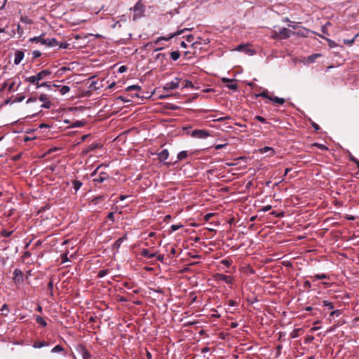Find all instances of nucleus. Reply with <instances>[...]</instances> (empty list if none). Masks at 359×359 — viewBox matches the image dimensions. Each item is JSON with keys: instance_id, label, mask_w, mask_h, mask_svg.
I'll use <instances>...</instances> for the list:
<instances>
[{"instance_id": "obj_21", "label": "nucleus", "mask_w": 359, "mask_h": 359, "mask_svg": "<svg viewBox=\"0 0 359 359\" xmlns=\"http://www.w3.org/2000/svg\"><path fill=\"white\" fill-rule=\"evenodd\" d=\"M319 36L321 37L322 39H324L325 40H326L327 41V43H328V46L330 48H332L337 46V44L335 43V41H334L328 38H326V37L323 36V35H319Z\"/></svg>"}, {"instance_id": "obj_17", "label": "nucleus", "mask_w": 359, "mask_h": 359, "mask_svg": "<svg viewBox=\"0 0 359 359\" xmlns=\"http://www.w3.org/2000/svg\"><path fill=\"white\" fill-rule=\"evenodd\" d=\"M310 278L313 280H324V279H329V276H327L325 273H321V274H315L313 276H311Z\"/></svg>"}, {"instance_id": "obj_55", "label": "nucleus", "mask_w": 359, "mask_h": 359, "mask_svg": "<svg viewBox=\"0 0 359 359\" xmlns=\"http://www.w3.org/2000/svg\"><path fill=\"white\" fill-rule=\"evenodd\" d=\"M15 84V81L9 82V84H8V90L9 91H11L13 90Z\"/></svg>"}, {"instance_id": "obj_35", "label": "nucleus", "mask_w": 359, "mask_h": 359, "mask_svg": "<svg viewBox=\"0 0 359 359\" xmlns=\"http://www.w3.org/2000/svg\"><path fill=\"white\" fill-rule=\"evenodd\" d=\"M124 239H125V237H122V238H120L118 240H116L114 243V247L118 249L121 246V245L123 243V241H124Z\"/></svg>"}, {"instance_id": "obj_33", "label": "nucleus", "mask_w": 359, "mask_h": 359, "mask_svg": "<svg viewBox=\"0 0 359 359\" xmlns=\"http://www.w3.org/2000/svg\"><path fill=\"white\" fill-rule=\"evenodd\" d=\"M109 272V269H102V270H100L99 271L98 273H97V277L98 278H103L106 275H107Z\"/></svg>"}, {"instance_id": "obj_13", "label": "nucleus", "mask_w": 359, "mask_h": 359, "mask_svg": "<svg viewBox=\"0 0 359 359\" xmlns=\"http://www.w3.org/2000/svg\"><path fill=\"white\" fill-rule=\"evenodd\" d=\"M158 160L161 162L165 161L169 157V151L168 149H163L161 152L158 154Z\"/></svg>"}, {"instance_id": "obj_24", "label": "nucleus", "mask_w": 359, "mask_h": 359, "mask_svg": "<svg viewBox=\"0 0 359 359\" xmlns=\"http://www.w3.org/2000/svg\"><path fill=\"white\" fill-rule=\"evenodd\" d=\"M257 97H262L268 99L269 100H270V97H272V96L269 95V91L267 89H264L262 93L257 95Z\"/></svg>"}, {"instance_id": "obj_37", "label": "nucleus", "mask_w": 359, "mask_h": 359, "mask_svg": "<svg viewBox=\"0 0 359 359\" xmlns=\"http://www.w3.org/2000/svg\"><path fill=\"white\" fill-rule=\"evenodd\" d=\"M69 90L70 88L68 86H63L60 89V92L62 95L67 93Z\"/></svg>"}, {"instance_id": "obj_29", "label": "nucleus", "mask_w": 359, "mask_h": 359, "mask_svg": "<svg viewBox=\"0 0 359 359\" xmlns=\"http://www.w3.org/2000/svg\"><path fill=\"white\" fill-rule=\"evenodd\" d=\"M47 287H48V290L50 292V294L51 296H53V280L52 278L50 279Z\"/></svg>"}, {"instance_id": "obj_51", "label": "nucleus", "mask_w": 359, "mask_h": 359, "mask_svg": "<svg viewBox=\"0 0 359 359\" xmlns=\"http://www.w3.org/2000/svg\"><path fill=\"white\" fill-rule=\"evenodd\" d=\"M227 87L229 88V89H231V90H237L238 88V85L236 84V83H231V84H228L227 85Z\"/></svg>"}, {"instance_id": "obj_5", "label": "nucleus", "mask_w": 359, "mask_h": 359, "mask_svg": "<svg viewBox=\"0 0 359 359\" xmlns=\"http://www.w3.org/2000/svg\"><path fill=\"white\" fill-rule=\"evenodd\" d=\"M191 136L195 138L205 139L209 136V133L204 130H194L191 133Z\"/></svg>"}, {"instance_id": "obj_2", "label": "nucleus", "mask_w": 359, "mask_h": 359, "mask_svg": "<svg viewBox=\"0 0 359 359\" xmlns=\"http://www.w3.org/2000/svg\"><path fill=\"white\" fill-rule=\"evenodd\" d=\"M215 278L217 281H223L227 284H233V278L232 276L223 273L215 274Z\"/></svg>"}, {"instance_id": "obj_43", "label": "nucleus", "mask_w": 359, "mask_h": 359, "mask_svg": "<svg viewBox=\"0 0 359 359\" xmlns=\"http://www.w3.org/2000/svg\"><path fill=\"white\" fill-rule=\"evenodd\" d=\"M13 231H7V230H3L1 232V235L4 237H9L11 234H12Z\"/></svg>"}, {"instance_id": "obj_12", "label": "nucleus", "mask_w": 359, "mask_h": 359, "mask_svg": "<svg viewBox=\"0 0 359 359\" xmlns=\"http://www.w3.org/2000/svg\"><path fill=\"white\" fill-rule=\"evenodd\" d=\"M50 74L51 72L49 69H44L37 73L36 76L38 81H40L41 80H43L45 78H46L48 76L50 75Z\"/></svg>"}, {"instance_id": "obj_48", "label": "nucleus", "mask_w": 359, "mask_h": 359, "mask_svg": "<svg viewBox=\"0 0 359 359\" xmlns=\"http://www.w3.org/2000/svg\"><path fill=\"white\" fill-rule=\"evenodd\" d=\"M348 158L351 161H352L354 163H358L359 161L356 158H355L351 153L348 155Z\"/></svg>"}, {"instance_id": "obj_56", "label": "nucleus", "mask_w": 359, "mask_h": 359, "mask_svg": "<svg viewBox=\"0 0 359 359\" xmlns=\"http://www.w3.org/2000/svg\"><path fill=\"white\" fill-rule=\"evenodd\" d=\"M61 258H62V263H65V262H67L69 260L67 254L62 255H61Z\"/></svg>"}, {"instance_id": "obj_36", "label": "nucleus", "mask_w": 359, "mask_h": 359, "mask_svg": "<svg viewBox=\"0 0 359 359\" xmlns=\"http://www.w3.org/2000/svg\"><path fill=\"white\" fill-rule=\"evenodd\" d=\"M141 87L137 85L130 86L126 88V91H132V90H140Z\"/></svg>"}, {"instance_id": "obj_31", "label": "nucleus", "mask_w": 359, "mask_h": 359, "mask_svg": "<svg viewBox=\"0 0 359 359\" xmlns=\"http://www.w3.org/2000/svg\"><path fill=\"white\" fill-rule=\"evenodd\" d=\"M62 351H64V348L61 345H56L51 350L52 353H60Z\"/></svg>"}, {"instance_id": "obj_1", "label": "nucleus", "mask_w": 359, "mask_h": 359, "mask_svg": "<svg viewBox=\"0 0 359 359\" xmlns=\"http://www.w3.org/2000/svg\"><path fill=\"white\" fill-rule=\"evenodd\" d=\"M144 12V6L138 1L134 6L133 9V20H136L143 15Z\"/></svg>"}, {"instance_id": "obj_40", "label": "nucleus", "mask_w": 359, "mask_h": 359, "mask_svg": "<svg viewBox=\"0 0 359 359\" xmlns=\"http://www.w3.org/2000/svg\"><path fill=\"white\" fill-rule=\"evenodd\" d=\"M358 36V34H356V35H355L353 39H344V43L345 44L348 45V46H351V45L354 43V41H355V39H356V37H357Z\"/></svg>"}, {"instance_id": "obj_27", "label": "nucleus", "mask_w": 359, "mask_h": 359, "mask_svg": "<svg viewBox=\"0 0 359 359\" xmlns=\"http://www.w3.org/2000/svg\"><path fill=\"white\" fill-rule=\"evenodd\" d=\"M104 200V196H98L94 197L91 200V203H93V204L96 205V204L99 203L100 202L103 201Z\"/></svg>"}, {"instance_id": "obj_49", "label": "nucleus", "mask_w": 359, "mask_h": 359, "mask_svg": "<svg viewBox=\"0 0 359 359\" xmlns=\"http://www.w3.org/2000/svg\"><path fill=\"white\" fill-rule=\"evenodd\" d=\"M341 313L340 310H334L330 313V316H339Z\"/></svg>"}, {"instance_id": "obj_44", "label": "nucleus", "mask_w": 359, "mask_h": 359, "mask_svg": "<svg viewBox=\"0 0 359 359\" xmlns=\"http://www.w3.org/2000/svg\"><path fill=\"white\" fill-rule=\"evenodd\" d=\"M37 39H39L40 41L39 43L46 45V39L45 38V34H41L39 36H37Z\"/></svg>"}, {"instance_id": "obj_10", "label": "nucleus", "mask_w": 359, "mask_h": 359, "mask_svg": "<svg viewBox=\"0 0 359 359\" xmlns=\"http://www.w3.org/2000/svg\"><path fill=\"white\" fill-rule=\"evenodd\" d=\"M24 52L22 50H17L15 53L14 64L19 65L24 58Z\"/></svg>"}, {"instance_id": "obj_45", "label": "nucleus", "mask_w": 359, "mask_h": 359, "mask_svg": "<svg viewBox=\"0 0 359 359\" xmlns=\"http://www.w3.org/2000/svg\"><path fill=\"white\" fill-rule=\"evenodd\" d=\"M271 37L274 39H280V35L279 34V32L273 31Z\"/></svg>"}, {"instance_id": "obj_28", "label": "nucleus", "mask_w": 359, "mask_h": 359, "mask_svg": "<svg viewBox=\"0 0 359 359\" xmlns=\"http://www.w3.org/2000/svg\"><path fill=\"white\" fill-rule=\"evenodd\" d=\"M36 321L41 325L42 327H46L47 325L46 322L45 320L41 317L40 316H37L36 318Z\"/></svg>"}, {"instance_id": "obj_7", "label": "nucleus", "mask_w": 359, "mask_h": 359, "mask_svg": "<svg viewBox=\"0 0 359 359\" xmlns=\"http://www.w3.org/2000/svg\"><path fill=\"white\" fill-rule=\"evenodd\" d=\"M39 100L43 102V104L41 105V107L45 109H50L51 106V102L49 100V97L46 94H42L39 97Z\"/></svg>"}, {"instance_id": "obj_32", "label": "nucleus", "mask_w": 359, "mask_h": 359, "mask_svg": "<svg viewBox=\"0 0 359 359\" xmlns=\"http://www.w3.org/2000/svg\"><path fill=\"white\" fill-rule=\"evenodd\" d=\"M175 36V34H171L170 36L168 37H165V36H161V37H158L155 41L154 43L156 44L158 43L161 41L162 40H165V41H168L169 39H170L171 38L174 37Z\"/></svg>"}, {"instance_id": "obj_50", "label": "nucleus", "mask_w": 359, "mask_h": 359, "mask_svg": "<svg viewBox=\"0 0 359 359\" xmlns=\"http://www.w3.org/2000/svg\"><path fill=\"white\" fill-rule=\"evenodd\" d=\"M32 54L34 58H37L41 55V53L39 50H34Z\"/></svg>"}, {"instance_id": "obj_26", "label": "nucleus", "mask_w": 359, "mask_h": 359, "mask_svg": "<svg viewBox=\"0 0 359 359\" xmlns=\"http://www.w3.org/2000/svg\"><path fill=\"white\" fill-rule=\"evenodd\" d=\"M311 147H317V148H318L319 149L323 150V151H327V150H328V148H327L325 145L322 144H319V143H317V142H315V143L312 144L311 145Z\"/></svg>"}, {"instance_id": "obj_6", "label": "nucleus", "mask_w": 359, "mask_h": 359, "mask_svg": "<svg viewBox=\"0 0 359 359\" xmlns=\"http://www.w3.org/2000/svg\"><path fill=\"white\" fill-rule=\"evenodd\" d=\"M187 156H188V151H182L177 154L176 161H175L174 162H172V163L166 162V163H165V164L167 165H174L177 164L179 161L184 160Z\"/></svg>"}, {"instance_id": "obj_61", "label": "nucleus", "mask_w": 359, "mask_h": 359, "mask_svg": "<svg viewBox=\"0 0 359 359\" xmlns=\"http://www.w3.org/2000/svg\"><path fill=\"white\" fill-rule=\"evenodd\" d=\"M311 126H312V127H313L316 130H320V126H319L317 123H316L315 122H312V123H311Z\"/></svg>"}, {"instance_id": "obj_25", "label": "nucleus", "mask_w": 359, "mask_h": 359, "mask_svg": "<svg viewBox=\"0 0 359 359\" xmlns=\"http://www.w3.org/2000/svg\"><path fill=\"white\" fill-rule=\"evenodd\" d=\"M25 81L26 82L30 83L33 85H34V83H36L37 81H39L36 75L27 77V78H25Z\"/></svg>"}, {"instance_id": "obj_20", "label": "nucleus", "mask_w": 359, "mask_h": 359, "mask_svg": "<svg viewBox=\"0 0 359 359\" xmlns=\"http://www.w3.org/2000/svg\"><path fill=\"white\" fill-rule=\"evenodd\" d=\"M0 312L2 316H7L10 312L8 304H4L0 309Z\"/></svg>"}, {"instance_id": "obj_16", "label": "nucleus", "mask_w": 359, "mask_h": 359, "mask_svg": "<svg viewBox=\"0 0 359 359\" xmlns=\"http://www.w3.org/2000/svg\"><path fill=\"white\" fill-rule=\"evenodd\" d=\"M46 45L49 47H55L58 46L57 41L54 38H47Z\"/></svg>"}, {"instance_id": "obj_60", "label": "nucleus", "mask_w": 359, "mask_h": 359, "mask_svg": "<svg viewBox=\"0 0 359 359\" xmlns=\"http://www.w3.org/2000/svg\"><path fill=\"white\" fill-rule=\"evenodd\" d=\"M165 55L163 53H158L156 56V60H160L161 58H165Z\"/></svg>"}, {"instance_id": "obj_22", "label": "nucleus", "mask_w": 359, "mask_h": 359, "mask_svg": "<svg viewBox=\"0 0 359 359\" xmlns=\"http://www.w3.org/2000/svg\"><path fill=\"white\" fill-rule=\"evenodd\" d=\"M100 145L97 142H93L91 144H90L88 148L85 150V153L87 154L91 151H93L94 149H95L96 148L99 147Z\"/></svg>"}, {"instance_id": "obj_4", "label": "nucleus", "mask_w": 359, "mask_h": 359, "mask_svg": "<svg viewBox=\"0 0 359 359\" xmlns=\"http://www.w3.org/2000/svg\"><path fill=\"white\" fill-rule=\"evenodd\" d=\"M13 281L15 284H20L23 283L24 278H23V273L21 270L18 269H15L13 271Z\"/></svg>"}, {"instance_id": "obj_64", "label": "nucleus", "mask_w": 359, "mask_h": 359, "mask_svg": "<svg viewBox=\"0 0 359 359\" xmlns=\"http://www.w3.org/2000/svg\"><path fill=\"white\" fill-rule=\"evenodd\" d=\"M156 257L158 261H160V262H163V259H164V255H158Z\"/></svg>"}, {"instance_id": "obj_62", "label": "nucleus", "mask_w": 359, "mask_h": 359, "mask_svg": "<svg viewBox=\"0 0 359 359\" xmlns=\"http://www.w3.org/2000/svg\"><path fill=\"white\" fill-rule=\"evenodd\" d=\"M237 304H238L237 302L234 300L231 299L229 301V305L231 306H236Z\"/></svg>"}, {"instance_id": "obj_18", "label": "nucleus", "mask_w": 359, "mask_h": 359, "mask_svg": "<svg viewBox=\"0 0 359 359\" xmlns=\"http://www.w3.org/2000/svg\"><path fill=\"white\" fill-rule=\"evenodd\" d=\"M270 101H271L274 103H277L280 105L283 104L285 102V100L284 98H281V97H276V96H272V97H270Z\"/></svg>"}, {"instance_id": "obj_8", "label": "nucleus", "mask_w": 359, "mask_h": 359, "mask_svg": "<svg viewBox=\"0 0 359 359\" xmlns=\"http://www.w3.org/2000/svg\"><path fill=\"white\" fill-rule=\"evenodd\" d=\"M79 352L81 355L83 359H91V354L84 346H79Z\"/></svg>"}, {"instance_id": "obj_34", "label": "nucleus", "mask_w": 359, "mask_h": 359, "mask_svg": "<svg viewBox=\"0 0 359 359\" xmlns=\"http://www.w3.org/2000/svg\"><path fill=\"white\" fill-rule=\"evenodd\" d=\"M260 151L262 153H266L268 151H271V155H273L274 154V150L273 148L271 147H264V148H262Z\"/></svg>"}, {"instance_id": "obj_11", "label": "nucleus", "mask_w": 359, "mask_h": 359, "mask_svg": "<svg viewBox=\"0 0 359 359\" xmlns=\"http://www.w3.org/2000/svg\"><path fill=\"white\" fill-rule=\"evenodd\" d=\"M236 50L238 51L245 52L249 55H252L254 53L252 50L248 48V44H240L236 47Z\"/></svg>"}, {"instance_id": "obj_30", "label": "nucleus", "mask_w": 359, "mask_h": 359, "mask_svg": "<svg viewBox=\"0 0 359 359\" xmlns=\"http://www.w3.org/2000/svg\"><path fill=\"white\" fill-rule=\"evenodd\" d=\"M180 56V53L178 50L172 51L170 53V57L174 61H176L177 60H178Z\"/></svg>"}, {"instance_id": "obj_41", "label": "nucleus", "mask_w": 359, "mask_h": 359, "mask_svg": "<svg viewBox=\"0 0 359 359\" xmlns=\"http://www.w3.org/2000/svg\"><path fill=\"white\" fill-rule=\"evenodd\" d=\"M232 263V261L229 259H224L221 261V264L229 267Z\"/></svg>"}, {"instance_id": "obj_23", "label": "nucleus", "mask_w": 359, "mask_h": 359, "mask_svg": "<svg viewBox=\"0 0 359 359\" xmlns=\"http://www.w3.org/2000/svg\"><path fill=\"white\" fill-rule=\"evenodd\" d=\"M82 184V182L79 180H74L72 181V185L76 192L81 187Z\"/></svg>"}, {"instance_id": "obj_57", "label": "nucleus", "mask_w": 359, "mask_h": 359, "mask_svg": "<svg viewBox=\"0 0 359 359\" xmlns=\"http://www.w3.org/2000/svg\"><path fill=\"white\" fill-rule=\"evenodd\" d=\"M271 215H274V216L278 217H280L283 216V212L276 213V211H273V212H271Z\"/></svg>"}, {"instance_id": "obj_3", "label": "nucleus", "mask_w": 359, "mask_h": 359, "mask_svg": "<svg viewBox=\"0 0 359 359\" xmlns=\"http://www.w3.org/2000/svg\"><path fill=\"white\" fill-rule=\"evenodd\" d=\"M179 81L180 80L178 78H175V79L174 81L167 83L163 86V90L168 91L170 90H174V89L178 88L180 87Z\"/></svg>"}, {"instance_id": "obj_42", "label": "nucleus", "mask_w": 359, "mask_h": 359, "mask_svg": "<svg viewBox=\"0 0 359 359\" xmlns=\"http://www.w3.org/2000/svg\"><path fill=\"white\" fill-rule=\"evenodd\" d=\"M85 123L82 121H76L72 124V127H83Z\"/></svg>"}, {"instance_id": "obj_54", "label": "nucleus", "mask_w": 359, "mask_h": 359, "mask_svg": "<svg viewBox=\"0 0 359 359\" xmlns=\"http://www.w3.org/2000/svg\"><path fill=\"white\" fill-rule=\"evenodd\" d=\"M271 209V205H265V206L262 207V211L265 212L270 210Z\"/></svg>"}, {"instance_id": "obj_9", "label": "nucleus", "mask_w": 359, "mask_h": 359, "mask_svg": "<svg viewBox=\"0 0 359 359\" xmlns=\"http://www.w3.org/2000/svg\"><path fill=\"white\" fill-rule=\"evenodd\" d=\"M292 33H293L292 31L286 27L281 28L279 31L280 39H284L289 38Z\"/></svg>"}, {"instance_id": "obj_63", "label": "nucleus", "mask_w": 359, "mask_h": 359, "mask_svg": "<svg viewBox=\"0 0 359 359\" xmlns=\"http://www.w3.org/2000/svg\"><path fill=\"white\" fill-rule=\"evenodd\" d=\"M107 219L111 221H114V212H111L107 215Z\"/></svg>"}, {"instance_id": "obj_19", "label": "nucleus", "mask_w": 359, "mask_h": 359, "mask_svg": "<svg viewBox=\"0 0 359 359\" xmlns=\"http://www.w3.org/2000/svg\"><path fill=\"white\" fill-rule=\"evenodd\" d=\"M48 346V343L45 341H34L33 344V347L35 348H42L43 346Z\"/></svg>"}, {"instance_id": "obj_47", "label": "nucleus", "mask_w": 359, "mask_h": 359, "mask_svg": "<svg viewBox=\"0 0 359 359\" xmlns=\"http://www.w3.org/2000/svg\"><path fill=\"white\" fill-rule=\"evenodd\" d=\"M255 120H257V121H260V122H262V123H267V122H266V120L264 117H262V116H256L255 117Z\"/></svg>"}, {"instance_id": "obj_58", "label": "nucleus", "mask_w": 359, "mask_h": 359, "mask_svg": "<svg viewBox=\"0 0 359 359\" xmlns=\"http://www.w3.org/2000/svg\"><path fill=\"white\" fill-rule=\"evenodd\" d=\"M17 32L20 35H22L23 34V29L20 25H18Z\"/></svg>"}, {"instance_id": "obj_53", "label": "nucleus", "mask_w": 359, "mask_h": 359, "mask_svg": "<svg viewBox=\"0 0 359 359\" xmlns=\"http://www.w3.org/2000/svg\"><path fill=\"white\" fill-rule=\"evenodd\" d=\"M186 39L188 42H193L194 36L192 34H189L186 36Z\"/></svg>"}, {"instance_id": "obj_52", "label": "nucleus", "mask_w": 359, "mask_h": 359, "mask_svg": "<svg viewBox=\"0 0 359 359\" xmlns=\"http://www.w3.org/2000/svg\"><path fill=\"white\" fill-rule=\"evenodd\" d=\"M304 287L306 289H310L311 287V284L309 280H306L304 283Z\"/></svg>"}, {"instance_id": "obj_38", "label": "nucleus", "mask_w": 359, "mask_h": 359, "mask_svg": "<svg viewBox=\"0 0 359 359\" xmlns=\"http://www.w3.org/2000/svg\"><path fill=\"white\" fill-rule=\"evenodd\" d=\"M331 23L330 22H327L325 25L322 26L321 31L323 34L329 35L328 31H327V27L330 26Z\"/></svg>"}, {"instance_id": "obj_46", "label": "nucleus", "mask_w": 359, "mask_h": 359, "mask_svg": "<svg viewBox=\"0 0 359 359\" xmlns=\"http://www.w3.org/2000/svg\"><path fill=\"white\" fill-rule=\"evenodd\" d=\"M314 340V337L313 335H307L305 338L306 343H311Z\"/></svg>"}, {"instance_id": "obj_59", "label": "nucleus", "mask_w": 359, "mask_h": 359, "mask_svg": "<svg viewBox=\"0 0 359 359\" xmlns=\"http://www.w3.org/2000/svg\"><path fill=\"white\" fill-rule=\"evenodd\" d=\"M21 21L25 23H31V20H29L27 17H21Z\"/></svg>"}, {"instance_id": "obj_39", "label": "nucleus", "mask_w": 359, "mask_h": 359, "mask_svg": "<svg viewBox=\"0 0 359 359\" xmlns=\"http://www.w3.org/2000/svg\"><path fill=\"white\" fill-rule=\"evenodd\" d=\"M323 306L327 307L329 309H334V304L333 303L328 302V301H323Z\"/></svg>"}, {"instance_id": "obj_14", "label": "nucleus", "mask_w": 359, "mask_h": 359, "mask_svg": "<svg viewBox=\"0 0 359 359\" xmlns=\"http://www.w3.org/2000/svg\"><path fill=\"white\" fill-rule=\"evenodd\" d=\"M108 177H109V175L106 172H100L97 177L94 178L93 181L95 183H102Z\"/></svg>"}, {"instance_id": "obj_15", "label": "nucleus", "mask_w": 359, "mask_h": 359, "mask_svg": "<svg viewBox=\"0 0 359 359\" xmlns=\"http://www.w3.org/2000/svg\"><path fill=\"white\" fill-rule=\"evenodd\" d=\"M141 255L144 257L151 259L156 257V253L151 252L148 249H143L142 251L141 252Z\"/></svg>"}]
</instances>
